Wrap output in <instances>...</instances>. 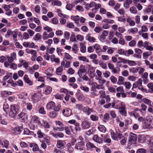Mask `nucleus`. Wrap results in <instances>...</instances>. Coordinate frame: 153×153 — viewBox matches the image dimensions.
<instances>
[{"mask_svg":"<svg viewBox=\"0 0 153 153\" xmlns=\"http://www.w3.org/2000/svg\"><path fill=\"white\" fill-rule=\"evenodd\" d=\"M108 34V32L107 30H105L103 31L102 34L99 36L98 38L99 40L102 42L105 41L106 37L107 36Z\"/></svg>","mask_w":153,"mask_h":153,"instance_id":"6e6552de","label":"nucleus"},{"mask_svg":"<svg viewBox=\"0 0 153 153\" xmlns=\"http://www.w3.org/2000/svg\"><path fill=\"white\" fill-rule=\"evenodd\" d=\"M90 119L93 121H98L99 119V117L97 115H91L90 116Z\"/></svg>","mask_w":153,"mask_h":153,"instance_id":"58836bf2","label":"nucleus"},{"mask_svg":"<svg viewBox=\"0 0 153 153\" xmlns=\"http://www.w3.org/2000/svg\"><path fill=\"white\" fill-rule=\"evenodd\" d=\"M41 126L44 127L45 128H50V125L48 122L45 120H43L42 122L40 123Z\"/></svg>","mask_w":153,"mask_h":153,"instance_id":"c85d7f7f","label":"nucleus"},{"mask_svg":"<svg viewBox=\"0 0 153 153\" xmlns=\"http://www.w3.org/2000/svg\"><path fill=\"white\" fill-rule=\"evenodd\" d=\"M81 126L83 129H87L90 128L91 123L88 121L85 120L82 122Z\"/></svg>","mask_w":153,"mask_h":153,"instance_id":"dca6fc26","label":"nucleus"},{"mask_svg":"<svg viewBox=\"0 0 153 153\" xmlns=\"http://www.w3.org/2000/svg\"><path fill=\"white\" fill-rule=\"evenodd\" d=\"M130 10L131 13H132L135 14L137 13L136 8L134 7H130Z\"/></svg>","mask_w":153,"mask_h":153,"instance_id":"774afa93","label":"nucleus"},{"mask_svg":"<svg viewBox=\"0 0 153 153\" xmlns=\"http://www.w3.org/2000/svg\"><path fill=\"white\" fill-rule=\"evenodd\" d=\"M99 93L100 95V98H103L106 95L105 91L102 90H100Z\"/></svg>","mask_w":153,"mask_h":153,"instance_id":"6e6d98bb","label":"nucleus"},{"mask_svg":"<svg viewBox=\"0 0 153 153\" xmlns=\"http://www.w3.org/2000/svg\"><path fill=\"white\" fill-rule=\"evenodd\" d=\"M55 51V48H46V52L51 54L53 53Z\"/></svg>","mask_w":153,"mask_h":153,"instance_id":"09e8293b","label":"nucleus"},{"mask_svg":"<svg viewBox=\"0 0 153 153\" xmlns=\"http://www.w3.org/2000/svg\"><path fill=\"white\" fill-rule=\"evenodd\" d=\"M97 80L98 81V82L101 85L103 84L105 82L106 80L102 78V77L100 78H96Z\"/></svg>","mask_w":153,"mask_h":153,"instance_id":"5fc2aeb1","label":"nucleus"},{"mask_svg":"<svg viewBox=\"0 0 153 153\" xmlns=\"http://www.w3.org/2000/svg\"><path fill=\"white\" fill-rule=\"evenodd\" d=\"M144 48H145L146 50L150 51H153V45L151 43L147 41L144 42Z\"/></svg>","mask_w":153,"mask_h":153,"instance_id":"9d476101","label":"nucleus"},{"mask_svg":"<svg viewBox=\"0 0 153 153\" xmlns=\"http://www.w3.org/2000/svg\"><path fill=\"white\" fill-rule=\"evenodd\" d=\"M63 70V67H59L56 69V74L58 75H60L62 73Z\"/></svg>","mask_w":153,"mask_h":153,"instance_id":"a19ab883","label":"nucleus"},{"mask_svg":"<svg viewBox=\"0 0 153 153\" xmlns=\"http://www.w3.org/2000/svg\"><path fill=\"white\" fill-rule=\"evenodd\" d=\"M52 88L51 87L49 86H47L45 89V93L47 95L50 94L52 91Z\"/></svg>","mask_w":153,"mask_h":153,"instance_id":"79ce46f5","label":"nucleus"},{"mask_svg":"<svg viewBox=\"0 0 153 153\" xmlns=\"http://www.w3.org/2000/svg\"><path fill=\"white\" fill-rule=\"evenodd\" d=\"M125 78L122 76H119L117 84L119 85H121L124 84Z\"/></svg>","mask_w":153,"mask_h":153,"instance_id":"7c9ffc66","label":"nucleus"},{"mask_svg":"<svg viewBox=\"0 0 153 153\" xmlns=\"http://www.w3.org/2000/svg\"><path fill=\"white\" fill-rule=\"evenodd\" d=\"M24 102L23 103V106L27 110L30 111L33 108V105L30 102H26V101H23Z\"/></svg>","mask_w":153,"mask_h":153,"instance_id":"f8f14e48","label":"nucleus"},{"mask_svg":"<svg viewBox=\"0 0 153 153\" xmlns=\"http://www.w3.org/2000/svg\"><path fill=\"white\" fill-rule=\"evenodd\" d=\"M40 123L39 117L34 115L32 116L31 119V123L37 125Z\"/></svg>","mask_w":153,"mask_h":153,"instance_id":"1a4fd4ad","label":"nucleus"},{"mask_svg":"<svg viewBox=\"0 0 153 153\" xmlns=\"http://www.w3.org/2000/svg\"><path fill=\"white\" fill-rule=\"evenodd\" d=\"M25 82L30 85H31L33 83L32 81L30 79L28 76L27 74H25L23 77Z\"/></svg>","mask_w":153,"mask_h":153,"instance_id":"4be33fe9","label":"nucleus"},{"mask_svg":"<svg viewBox=\"0 0 153 153\" xmlns=\"http://www.w3.org/2000/svg\"><path fill=\"white\" fill-rule=\"evenodd\" d=\"M30 147H33V151L36 152L38 150L39 147L36 144H32L30 145Z\"/></svg>","mask_w":153,"mask_h":153,"instance_id":"3c124183","label":"nucleus"},{"mask_svg":"<svg viewBox=\"0 0 153 153\" xmlns=\"http://www.w3.org/2000/svg\"><path fill=\"white\" fill-rule=\"evenodd\" d=\"M56 108L55 102L53 101H51L48 103L46 105V108L47 110H54Z\"/></svg>","mask_w":153,"mask_h":153,"instance_id":"9b49d317","label":"nucleus"},{"mask_svg":"<svg viewBox=\"0 0 153 153\" xmlns=\"http://www.w3.org/2000/svg\"><path fill=\"white\" fill-rule=\"evenodd\" d=\"M134 53L133 51L131 49H129L125 51V55L127 56H128Z\"/></svg>","mask_w":153,"mask_h":153,"instance_id":"69168bd1","label":"nucleus"},{"mask_svg":"<svg viewBox=\"0 0 153 153\" xmlns=\"http://www.w3.org/2000/svg\"><path fill=\"white\" fill-rule=\"evenodd\" d=\"M142 80L141 79H138L137 81L136 82L133 84V88H133H136L138 87V89L142 90L143 88L142 85Z\"/></svg>","mask_w":153,"mask_h":153,"instance_id":"423d86ee","label":"nucleus"},{"mask_svg":"<svg viewBox=\"0 0 153 153\" xmlns=\"http://www.w3.org/2000/svg\"><path fill=\"white\" fill-rule=\"evenodd\" d=\"M41 35L40 33H36L34 36L33 39L36 41H37L41 39Z\"/></svg>","mask_w":153,"mask_h":153,"instance_id":"c03bdc74","label":"nucleus"},{"mask_svg":"<svg viewBox=\"0 0 153 153\" xmlns=\"http://www.w3.org/2000/svg\"><path fill=\"white\" fill-rule=\"evenodd\" d=\"M118 104H117V108L119 109H125V106L124 102L118 101L117 102Z\"/></svg>","mask_w":153,"mask_h":153,"instance_id":"72a5a7b5","label":"nucleus"},{"mask_svg":"<svg viewBox=\"0 0 153 153\" xmlns=\"http://www.w3.org/2000/svg\"><path fill=\"white\" fill-rule=\"evenodd\" d=\"M86 71V70L84 66L82 65H81L80 66V68L77 73L79 77H81L82 76V74L85 73Z\"/></svg>","mask_w":153,"mask_h":153,"instance_id":"a211bd4d","label":"nucleus"},{"mask_svg":"<svg viewBox=\"0 0 153 153\" xmlns=\"http://www.w3.org/2000/svg\"><path fill=\"white\" fill-rule=\"evenodd\" d=\"M19 110V106L16 104L11 105L10 106L9 115L11 117H14L17 114Z\"/></svg>","mask_w":153,"mask_h":153,"instance_id":"f03ea898","label":"nucleus"},{"mask_svg":"<svg viewBox=\"0 0 153 153\" xmlns=\"http://www.w3.org/2000/svg\"><path fill=\"white\" fill-rule=\"evenodd\" d=\"M37 134L38 135V137L39 138H43L45 134L42 133L40 130H39L37 132Z\"/></svg>","mask_w":153,"mask_h":153,"instance_id":"603ef678","label":"nucleus"},{"mask_svg":"<svg viewBox=\"0 0 153 153\" xmlns=\"http://www.w3.org/2000/svg\"><path fill=\"white\" fill-rule=\"evenodd\" d=\"M137 79V77L133 76H130L128 77V80L133 82L136 81Z\"/></svg>","mask_w":153,"mask_h":153,"instance_id":"338daca9","label":"nucleus"},{"mask_svg":"<svg viewBox=\"0 0 153 153\" xmlns=\"http://www.w3.org/2000/svg\"><path fill=\"white\" fill-rule=\"evenodd\" d=\"M84 146V142L81 141L76 144L75 149L77 150H82L83 149Z\"/></svg>","mask_w":153,"mask_h":153,"instance_id":"6ab92c4d","label":"nucleus"},{"mask_svg":"<svg viewBox=\"0 0 153 153\" xmlns=\"http://www.w3.org/2000/svg\"><path fill=\"white\" fill-rule=\"evenodd\" d=\"M61 105H58L53 111L50 112L48 113V116L51 118H54L57 116L58 114V112L60 110Z\"/></svg>","mask_w":153,"mask_h":153,"instance_id":"7ed1b4c3","label":"nucleus"},{"mask_svg":"<svg viewBox=\"0 0 153 153\" xmlns=\"http://www.w3.org/2000/svg\"><path fill=\"white\" fill-rule=\"evenodd\" d=\"M64 58L67 60H72L73 57L67 53H65Z\"/></svg>","mask_w":153,"mask_h":153,"instance_id":"bf43d9fd","label":"nucleus"},{"mask_svg":"<svg viewBox=\"0 0 153 153\" xmlns=\"http://www.w3.org/2000/svg\"><path fill=\"white\" fill-rule=\"evenodd\" d=\"M83 111L86 115H89L93 112V110L88 107H85L83 108Z\"/></svg>","mask_w":153,"mask_h":153,"instance_id":"4468645a","label":"nucleus"},{"mask_svg":"<svg viewBox=\"0 0 153 153\" xmlns=\"http://www.w3.org/2000/svg\"><path fill=\"white\" fill-rule=\"evenodd\" d=\"M142 101L145 103L149 105L150 106H152L151 102L149 100L146 98H144L143 99Z\"/></svg>","mask_w":153,"mask_h":153,"instance_id":"37998d69","label":"nucleus"},{"mask_svg":"<svg viewBox=\"0 0 153 153\" xmlns=\"http://www.w3.org/2000/svg\"><path fill=\"white\" fill-rule=\"evenodd\" d=\"M86 149L88 150L92 151L93 149L96 147L94 144L90 142H88L86 144Z\"/></svg>","mask_w":153,"mask_h":153,"instance_id":"5701e85b","label":"nucleus"},{"mask_svg":"<svg viewBox=\"0 0 153 153\" xmlns=\"http://www.w3.org/2000/svg\"><path fill=\"white\" fill-rule=\"evenodd\" d=\"M128 144L132 145L135 143L137 140V135L136 134L133 133H130L129 135Z\"/></svg>","mask_w":153,"mask_h":153,"instance_id":"39448f33","label":"nucleus"},{"mask_svg":"<svg viewBox=\"0 0 153 153\" xmlns=\"http://www.w3.org/2000/svg\"><path fill=\"white\" fill-rule=\"evenodd\" d=\"M138 31V29L137 28H134L128 30V32L132 34H136Z\"/></svg>","mask_w":153,"mask_h":153,"instance_id":"8fccbe9b","label":"nucleus"},{"mask_svg":"<svg viewBox=\"0 0 153 153\" xmlns=\"http://www.w3.org/2000/svg\"><path fill=\"white\" fill-rule=\"evenodd\" d=\"M93 139L94 141L99 144H101L102 142V138L99 137L97 135H94Z\"/></svg>","mask_w":153,"mask_h":153,"instance_id":"412c9836","label":"nucleus"},{"mask_svg":"<svg viewBox=\"0 0 153 153\" xmlns=\"http://www.w3.org/2000/svg\"><path fill=\"white\" fill-rule=\"evenodd\" d=\"M115 49L114 48L109 47L107 53L108 54H111L114 53Z\"/></svg>","mask_w":153,"mask_h":153,"instance_id":"e2e57ef3","label":"nucleus"},{"mask_svg":"<svg viewBox=\"0 0 153 153\" xmlns=\"http://www.w3.org/2000/svg\"><path fill=\"white\" fill-rule=\"evenodd\" d=\"M101 136L103 137L102 139L104 142L108 143H110L111 142V140L109 138V136L107 134L104 135L102 134Z\"/></svg>","mask_w":153,"mask_h":153,"instance_id":"393cba45","label":"nucleus"},{"mask_svg":"<svg viewBox=\"0 0 153 153\" xmlns=\"http://www.w3.org/2000/svg\"><path fill=\"white\" fill-rule=\"evenodd\" d=\"M48 34L46 32H44L42 35V39L43 40H46L49 38Z\"/></svg>","mask_w":153,"mask_h":153,"instance_id":"0e129e2a","label":"nucleus"},{"mask_svg":"<svg viewBox=\"0 0 153 153\" xmlns=\"http://www.w3.org/2000/svg\"><path fill=\"white\" fill-rule=\"evenodd\" d=\"M25 51L26 53L27 54H31L33 56H36L37 52L36 50L27 49Z\"/></svg>","mask_w":153,"mask_h":153,"instance_id":"cd10ccee","label":"nucleus"},{"mask_svg":"<svg viewBox=\"0 0 153 153\" xmlns=\"http://www.w3.org/2000/svg\"><path fill=\"white\" fill-rule=\"evenodd\" d=\"M50 59L52 62H54L57 63H59L60 62V60L59 58H56L55 55L54 54L51 55Z\"/></svg>","mask_w":153,"mask_h":153,"instance_id":"c756f323","label":"nucleus"},{"mask_svg":"<svg viewBox=\"0 0 153 153\" xmlns=\"http://www.w3.org/2000/svg\"><path fill=\"white\" fill-rule=\"evenodd\" d=\"M115 130V132L112 129L110 130L111 137L112 139L114 140L118 141L121 139L122 137H123V136L122 132L118 129V131H117V129H116Z\"/></svg>","mask_w":153,"mask_h":153,"instance_id":"f257e3e1","label":"nucleus"},{"mask_svg":"<svg viewBox=\"0 0 153 153\" xmlns=\"http://www.w3.org/2000/svg\"><path fill=\"white\" fill-rule=\"evenodd\" d=\"M138 142L141 143L145 142V136L141 135L139 136L138 139Z\"/></svg>","mask_w":153,"mask_h":153,"instance_id":"ea45409f","label":"nucleus"},{"mask_svg":"<svg viewBox=\"0 0 153 153\" xmlns=\"http://www.w3.org/2000/svg\"><path fill=\"white\" fill-rule=\"evenodd\" d=\"M21 128H22V127H16L14 128L12 130V132L15 134H17L20 133L21 132Z\"/></svg>","mask_w":153,"mask_h":153,"instance_id":"bb28decb","label":"nucleus"},{"mask_svg":"<svg viewBox=\"0 0 153 153\" xmlns=\"http://www.w3.org/2000/svg\"><path fill=\"white\" fill-rule=\"evenodd\" d=\"M152 138L149 135H146L145 136V142L148 143L149 144V146L152 144V142L151 141Z\"/></svg>","mask_w":153,"mask_h":153,"instance_id":"473e14b6","label":"nucleus"},{"mask_svg":"<svg viewBox=\"0 0 153 153\" xmlns=\"http://www.w3.org/2000/svg\"><path fill=\"white\" fill-rule=\"evenodd\" d=\"M127 63L130 66H135L137 65V63L135 61L129 60H128Z\"/></svg>","mask_w":153,"mask_h":153,"instance_id":"4d7b16f0","label":"nucleus"},{"mask_svg":"<svg viewBox=\"0 0 153 153\" xmlns=\"http://www.w3.org/2000/svg\"><path fill=\"white\" fill-rule=\"evenodd\" d=\"M72 112L69 108H66L63 110L62 114L65 117H69L71 115Z\"/></svg>","mask_w":153,"mask_h":153,"instance_id":"aec40b11","label":"nucleus"},{"mask_svg":"<svg viewBox=\"0 0 153 153\" xmlns=\"http://www.w3.org/2000/svg\"><path fill=\"white\" fill-rule=\"evenodd\" d=\"M96 5V3L94 2H92L90 4H87L85 5V8L87 10H88L89 8H92L94 6Z\"/></svg>","mask_w":153,"mask_h":153,"instance_id":"4c0bfd02","label":"nucleus"},{"mask_svg":"<svg viewBox=\"0 0 153 153\" xmlns=\"http://www.w3.org/2000/svg\"><path fill=\"white\" fill-rule=\"evenodd\" d=\"M41 94L39 93L34 94L31 96V99L32 101L35 102L38 101L40 99Z\"/></svg>","mask_w":153,"mask_h":153,"instance_id":"ddd939ff","label":"nucleus"},{"mask_svg":"<svg viewBox=\"0 0 153 153\" xmlns=\"http://www.w3.org/2000/svg\"><path fill=\"white\" fill-rule=\"evenodd\" d=\"M29 62L25 60L20 59L19 61V63L18 65L19 68H21L22 66L24 68L27 69L29 67Z\"/></svg>","mask_w":153,"mask_h":153,"instance_id":"0eeeda50","label":"nucleus"},{"mask_svg":"<svg viewBox=\"0 0 153 153\" xmlns=\"http://www.w3.org/2000/svg\"><path fill=\"white\" fill-rule=\"evenodd\" d=\"M152 53L151 52L145 51L143 53V58L144 59H147L152 54Z\"/></svg>","mask_w":153,"mask_h":153,"instance_id":"e433bc0d","label":"nucleus"},{"mask_svg":"<svg viewBox=\"0 0 153 153\" xmlns=\"http://www.w3.org/2000/svg\"><path fill=\"white\" fill-rule=\"evenodd\" d=\"M138 120L140 122H143L144 124V127L145 128H149L151 127L150 124L151 120H147V118L146 119H144V118L142 117H139L138 119Z\"/></svg>","mask_w":153,"mask_h":153,"instance_id":"20e7f679","label":"nucleus"},{"mask_svg":"<svg viewBox=\"0 0 153 153\" xmlns=\"http://www.w3.org/2000/svg\"><path fill=\"white\" fill-rule=\"evenodd\" d=\"M18 33V31L17 30H15L12 31V35L13 38V39L15 41H17V36Z\"/></svg>","mask_w":153,"mask_h":153,"instance_id":"f704fd0d","label":"nucleus"},{"mask_svg":"<svg viewBox=\"0 0 153 153\" xmlns=\"http://www.w3.org/2000/svg\"><path fill=\"white\" fill-rule=\"evenodd\" d=\"M85 39L91 43L94 42L96 41V39L93 37L91 36L90 34L87 35L85 37Z\"/></svg>","mask_w":153,"mask_h":153,"instance_id":"b1692460","label":"nucleus"},{"mask_svg":"<svg viewBox=\"0 0 153 153\" xmlns=\"http://www.w3.org/2000/svg\"><path fill=\"white\" fill-rule=\"evenodd\" d=\"M38 111L39 113L41 114L44 115L46 114V111L45 110L44 107L42 106L39 108Z\"/></svg>","mask_w":153,"mask_h":153,"instance_id":"864d4df0","label":"nucleus"},{"mask_svg":"<svg viewBox=\"0 0 153 153\" xmlns=\"http://www.w3.org/2000/svg\"><path fill=\"white\" fill-rule=\"evenodd\" d=\"M124 85L126 89H129L131 86V84L129 82H126L124 83Z\"/></svg>","mask_w":153,"mask_h":153,"instance_id":"680f3d73","label":"nucleus"},{"mask_svg":"<svg viewBox=\"0 0 153 153\" xmlns=\"http://www.w3.org/2000/svg\"><path fill=\"white\" fill-rule=\"evenodd\" d=\"M86 67L88 70V73L91 71H95V68L91 65H87L86 66Z\"/></svg>","mask_w":153,"mask_h":153,"instance_id":"c9c22d12","label":"nucleus"},{"mask_svg":"<svg viewBox=\"0 0 153 153\" xmlns=\"http://www.w3.org/2000/svg\"><path fill=\"white\" fill-rule=\"evenodd\" d=\"M8 108L9 105L7 103H5L3 105V109L7 113L9 111Z\"/></svg>","mask_w":153,"mask_h":153,"instance_id":"a18cd8bd","label":"nucleus"},{"mask_svg":"<svg viewBox=\"0 0 153 153\" xmlns=\"http://www.w3.org/2000/svg\"><path fill=\"white\" fill-rule=\"evenodd\" d=\"M34 10L35 12L37 13H40V7L39 5H36L34 8Z\"/></svg>","mask_w":153,"mask_h":153,"instance_id":"052dcab7","label":"nucleus"},{"mask_svg":"<svg viewBox=\"0 0 153 153\" xmlns=\"http://www.w3.org/2000/svg\"><path fill=\"white\" fill-rule=\"evenodd\" d=\"M23 134L26 135H33L34 134V132L30 131L27 128H24L23 132Z\"/></svg>","mask_w":153,"mask_h":153,"instance_id":"2f4dec72","label":"nucleus"},{"mask_svg":"<svg viewBox=\"0 0 153 153\" xmlns=\"http://www.w3.org/2000/svg\"><path fill=\"white\" fill-rule=\"evenodd\" d=\"M99 130L101 132H105L106 131V128L102 125H100L98 127Z\"/></svg>","mask_w":153,"mask_h":153,"instance_id":"de8ad7c7","label":"nucleus"},{"mask_svg":"<svg viewBox=\"0 0 153 153\" xmlns=\"http://www.w3.org/2000/svg\"><path fill=\"white\" fill-rule=\"evenodd\" d=\"M137 46L140 48H142L143 47L144 48V43L142 40L139 41L137 44Z\"/></svg>","mask_w":153,"mask_h":153,"instance_id":"13d9d810","label":"nucleus"},{"mask_svg":"<svg viewBox=\"0 0 153 153\" xmlns=\"http://www.w3.org/2000/svg\"><path fill=\"white\" fill-rule=\"evenodd\" d=\"M78 58L80 60L83 61L85 62H89V59L84 56H79Z\"/></svg>","mask_w":153,"mask_h":153,"instance_id":"49530a36","label":"nucleus"},{"mask_svg":"<svg viewBox=\"0 0 153 153\" xmlns=\"http://www.w3.org/2000/svg\"><path fill=\"white\" fill-rule=\"evenodd\" d=\"M79 16H72L71 17V19L74 21L76 26L78 27H79L81 25V24L79 22Z\"/></svg>","mask_w":153,"mask_h":153,"instance_id":"2eb2a0df","label":"nucleus"},{"mask_svg":"<svg viewBox=\"0 0 153 153\" xmlns=\"http://www.w3.org/2000/svg\"><path fill=\"white\" fill-rule=\"evenodd\" d=\"M65 144V140H58L57 141L56 146L58 148L62 149L64 148Z\"/></svg>","mask_w":153,"mask_h":153,"instance_id":"f3484780","label":"nucleus"},{"mask_svg":"<svg viewBox=\"0 0 153 153\" xmlns=\"http://www.w3.org/2000/svg\"><path fill=\"white\" fill-rule=\"evenodd\" d=\"M94 49L95 50L96 52L99 54L100 53L102 52V50L101 49V46L99 44H96L94 45Z\"/></svg>","mask_w":153,"mask_h":153,"instance_id":"a878e982","label":"nucleus"}]
</instances>
